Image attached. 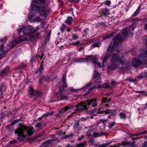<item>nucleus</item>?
Here are the masks:
<instances>
[{"label": "nucleus", "instance_id": "nucleus-53", "mask_svg": "<svg viewBox=\"0 0 147 147\" xmlns=\"http://www.w3.org/2000/svg\"><path fill=\"white\" fill-rule=\"evenodd\" d=\"M144 78H147V73H145V75L144 76L143 75H141L139 76L138 78L139 79H142Z\"/></svg>", "mask_w": 147, "mask_h": 147}, {"label": "nucleus", "instance_id": "nucleus-47", "mask_svg": "<svg viewBox=\"0 0 147 147\" xmlns=\"http://www.w3.org/2000/svg\"><path fill=\"white\" fill-rule=\"evenodd\" d=\"M121 143H122L121 145H123L124 146L129 145L130 144V143L127 142H125L124 141H121Z\"/></svg>", "mask_w": 147, "mask_h": 147}, {"label": "nucleus", "instance_id": "nucleus-34", "mask_svg": "<svg viewBox=\"0 0 147 147\" xmlns=\"http://www.w3.org/2000/svg\"><path fill=\"white\" fill-rule=\"evenodd\" d=\"M82 120H79L78 121L76 122L74 125V127L75 129H77L78 126L79 125V123L81 121H82Z\"/></svg>", "mask_w": 147, "mask_h": 147}, {"label": "nucleus", "instance_id": "nucleus-58", "mask_svg": "<svg viewBox=\"0 0 147 147\" xmlns=\"http://www.w3.org/2000/svg\"><path fill=\"white\" fill-rule=\"evenodd\" d=\"M136 142L135 141H133L132 142L130 143V144L129 145H130L132 146L133 147H134V146H136Z\"/></svg>", "mask_w": 147, "mask_h": 147}, {"label": "nucleus", "instance_id": "nucleus-33", "mask_svg": "<svg viewBox=\"0 0 147 147\" xmlns=\"http://www.w3.org/2000/svg\"><path fill=\"white\" fill-rule=\"evenodd\" d=\"M71 36L73 40H76L79 38L78 35L77 34L73 33L71 34Z\"/></svg>", "mask_w": 147, "mask_h": 147}, {"label": "nucleus", "instance_id": "nucleus-64", "mask_svg": "<svg viewBox=\"0 0 147 147\" xmlns=\"http://www.w3.org/2000/svg\"><path fill=\"white\" fill-rule=\"evenodd\" d=\"M141 147H147V141H145L142 145Z\"/></svg>", "mask_w": 147, "mask_h": 147}, {"label": "nucleus", "instance_id": "nucleus-12", "mask_svg": "<svg viewBox=\"0 0 147 147\" xmlns=\"http://www.w3.org/2000/svg\"><path fill=\"white\" fill-rule=\"evenodd\" d=\"M96 98L95 99H92L89 100H88L86 101L87 105L89 106L92 105L93 107H96L97 105Z\"/></svg>", "mask_w": 147, "mask_h": 147}, {"label": "nucleus", "instance_id": "nucleus-9", "mask_svg": "<svg viewBox=\"0 0 147 147\" xmlns=\"http://www.w3.org/2000/svg\"><path fill=\"white\" fill-rule=\"evenodd\" d=\"M100 15L99 18H102L103 16L106 17L109 14V10L107 8H102L100 9L99 12Z\"/></svg>", "mask_w": 147, "mask_h": 147}, {"label": "nucleus", "instance_id": "nucleus-59", "mask_svg": "<svg viewBox=\"0 0 147 147\" xmlns=\"http://www.w3.org/2000/svg\"><path fill=\"white\" fill-rule=\"evenodd\" d=\"M72 29L71 28H69L68 27H67L66 26V28H65V29L66 31H67V32H70Z\"/></svg>", "mask_w": 147, "mask_h": 147}, {"label": "nucleus", "instance_id": "nucleus-7", "mask_svg": "<svg viewBox=\"0 0 147 147\" xmlns=\"http://www.w3.org/2000/svg\"><path fill=\"white\" fill-rule=\"evenodd\" d=\"M62 81L63 83V85L59 87V90L61 93L65 91V89L67 87L66 76V75L64 74H63V75Z\"/></svg>", "mask_w": 147, "mask_h": 147}, {"label": "nucleus", "instance_id": "nucleus-8", "mask_svg": "<svg viewBox=\"0 0 147 147\" xmlns=\"http://www.w3.org/2000/svg\"><path fill=\"white\" fill-rule=\"evenodd\" d=\"M108 110V109H106L105 110H104L102 109H99L96 112V113H96V111L93 110L91 111V114H92V116H90V117L91 118H93V116H95L96 115V114H103L105 113V114H107L109 113Z\"/></svg>", "mask_w": 147, "mask_h": 147}, {"label": "nucleus", "instance_id": "nucleus-56", "mask_svg": "<svg viewBox=\"0 0 147 147\" xmlns=\"http://www.w3.org/2000/svg\"><path fill=\"white\" fill-rule=\"evenodd\" d=\"M80 41H78L77 42H74V43H72V45L74 46L76 45H78V46H80V45H82L81 44H80Z\"/></svg>", "mask_w": 147, "mask_h": 147}, {"label": "nucleus", "instance_id": "nucleus-29", "mask_svg": "<svg viewBox=\"0 0 147 147\" xmlns=\"http://www.w3.org/2000/svg\"><path fill=\"white\" fill-rule=\"evenodd\" d=\"M108 113L110 116L115 115L116 114V110L109 109Z\"/></svg>", "mask_w": 147, "mask_h": 147}, {"label": "nucleus", "instance_id": "nucleus-52", "mask_svg": "<svg viewBox=\"0 0 147 147\" xmlns=\"http://www.w3.org/2000/svg\"><path fill=\"white\" fill-rule=\"evenodd\" d=\"M4 87V85L2 83H0V92H3V89Z\"/></svg>", "mask_w": 147, "mask_h": 147}, {"label": "nucleus", "instance_id": "nucleus-43", "mask_svg": "<svg viewBox=\"0 0 147 147\" xmlns=\"http://www.w3.org/2000/svg\"><path fill=\"white\" fill-rule=\"evenodd\" d=\"M86 142L82 143L78 145L77 147H86Z\"/></svg>", "mask_w": 147, "mask_h": 147}, {"label": "nucleus", "instance_id": "nucleus-42", "mask_svg": "<svg viewBox=\"0 0 147 147\" xmlns=\"http://www.w3.org/2000/svg\"><path fill=\"white\" fill-rule=\"evenodd\" d=\"M119 115L121 118L124 119L126 117V115L124 113L121 112L120 113Z\"/></svg>", "mask_w": 147, "mask_h": 147}, {"label": "nucleus", "instance_id": "nucleus-55", "mask_svg": "<svg viewBox=\"0 0 147 147\" xmlns=\"http://www.w3.org/2000/svg\"><path fill=\"white\" fill-rule=\"evenodd\" d=\"M91 85V82H90L87 84L86 86L84 87V90L85 89H87L88 87H90Z\"/></svg>", "mask_w": 147, "mask_h": 147}, {"label": "nucleus", "instance_id": "nucleus-54", "mask_svg": "<svg viewBox=\"0 0 147 147\" xmlns=\"http://www.w3.org/2000/svg\"><path fill=\"white\" fill-rule=\"evenodd\" d=\"M73 134H71L69 135H65L64 137V138L66 139L70 138V137H72L73 136Z\"/></svg>", "mask_w": 147, "mask_h": 147}, {"label": "nucleus", "instance_id": "nucleus-6", "mask_svg": "<svg viewBox=\"0 0 147 147\" xmlns=\"http://www.w3.org/2000/svg\"><path fill=\"white\" fill-rule=\"evenodd\" d=\"M86 101L85 102H81L77 106V109L78 111H82L83 110L86 111L89 109V107Z\"/></svg>", "mask_w": 147, "mask_h": 147}, {"label": "nucleus", "instance_id": "nucleus-26", "mask_svg": "<svg viewBox=\"0 0 147 147\" xmlns=\"http://www.w3.org/2000/svg\"><path fill=\"white\" fill-rule=\"evenodd\" d=\"M125 81H129L133 83H135L138 81V79L136 78L132 79L131 77H129L127 78L125 80Z\"/></svg>", "mask_w": 147, "mask_h": 147}, {"label": "nucleus", "instance_id": "nucleus-27", "mask_svg": "<svg viewBox=\"0 0 147 147\" xmlns=\"http://www.w3.org/2000/svg\"><path fill=\"white\" fill-rule=\"evenodd\" d=\"M79 61L81 62H89L88 55L86 56L85 58H82L79 60Z\"/></svg>", "mask_w": 147, "mask_h": 147}, {"label": "nucleus", "instance_id": "nucleus-18", "mask_svg": "<svg viewBox=\"0 0 147 147\" xmlns=\"http://www.w3.org/2000/svg\"><path fill=\"white\" fill-rule=\"evenodd\" d=\"M100 74L96 70H95L94 76V80H96L95 81L96 82H97L98 80L100 79Z\"/></svg>", "mask_w": 147, "mask_h": 147}, {"label": "nucleus", "instance_id": "nucleus-19", "mask_svg": "<svg viewBox=\"0 0 147 147\" xmlns=\"http://www.w3.org/2000/svg\"><path fill=\"white\" fill-rule=\"evenodd\" d=\"M88 59L89 62L90 61H92L94 63H96V61H97L98 60L94 56L91 55H88Z\"/></svg>", "mask_w": 147, "mask_h": 147}, {"label": "nucleus", "instance_id": "nucleus-44", "mask_svg": "<svg viewBox=\"0 0 147 147\" xmlns=\"http://www.w3.org/2000/svg\"><path fill=\"white\" fill-rule=\"evenodd\" d=\"M140 20V18H131L129 19L130 21L132 22L138 21Z\"/></svg>", "mask_w": 147, "mask_h": 147}, {"label": "nucleus", "instance_id": "nucleus-60", "mask_svg": "<svg viewBox=\"0 0 147 147\" xmlns=\"http://www.w3.org/2000/svg\"><path fill=\"white\" fill-rule=\"evenodd\" d=\"M127 67H126L123 66L120 68L119 70L121 71H125Z\"/></svg>", "mask_w": 147, "mask_h": 147}, {"label": "nucleus", "instance_id": "nucleus-23", "mask_svg": "<svg viewBox=\"0 0 147 147\" xmlns=\"http://www.w3.org/2000/svg\"><path fill=\"white\" fill-rule=\"evenodd\" d=\"M141 8V6L139 5L136 11L134 13L133 15L131 16L135 17L140 12V9Z\"/></svg>", "mask_w": 147, "mask_h": 147}, {"label": "nucleus", "instance_id": "nucleus-10", "mask_svg": "<svg viewBox=\"0 0 147 147\" xmlns=\"http://www.w3.org/2000/svg\"><path fill=\"white\" fill-rule=\"evenodd\" d=\"M10 71V67L7 66L5 68L2 69L0 71V76L3 77L7 75Z\"/></svg>", "mask_w": 147, "mask_h": 147}, {"label": "nucleus", "instance_id": "nucleus-3", "mask_svg": "<svg viewBox=\"0 0 147 147\" xmlns=\"http://www.w3.org/2000/svg\"><path fill=\"white\" fill-rule=\"evenodd\" d=\"M134 28L131 27L128 29L127 27L125 28L122 33V35L120 33L117 34L115 36V37L113 38L114 41L113 44V47H117L119 44L122 41L125 40V37L127 36L128 37H132L133 34L132 33V31L134 30Z\"/></svg>", "mask_w": 147, "mask_h": 147}, {"label": "nucleus", "instance_id": "nucleus-36", "mask_svg": "<svg viewBox=\"0 0 147 147\" xmlns=\"http://www.w3.org/2000/svg\"><path fill=\"white\" fill-rule=\"evenodd\" d=\"M115 34L114 32L113 33L111 34L110 35H107L105 36L104 37V40H106L107 39H109L110 38H111Z\"/></svg>", "mask_w": 147, "mask_h": 147}, {"label": "nucleus", "instance_id": "nucleus-22", "mask_svg": "<svg viewBox=\"0 0 147 147\" xmlns=\"http://www.w3.org/2000/svg\"><path fill=\"white\" fill-rule=\"evenodd\" d=\"M100 40L99 39H96L95 40V42L93 44L91 45V47L93 48L94 47H99Z\"/></svg>", "mask_w": 147, "mask_h": 147}, {"label": "nucleus", "instance_id": "nucleus-16", "mask_svg": "<svg viewBox=\"0 0 147 147\" xmlns=\"http://www.w3.org/2000/svg\"><path fill=\"white\" fill-rule=\"evenodd\" d=\"M32 12L35 13H38L41 10V8L37 4H34L32 7Z\"/></svg>", "mask_w": 147, "mask_h": 147}, {"label": "nucleus", "instance_id": "nucleus-21", "mask_svg": "<svg viewBox=\"0 0 147 147\" xmlns=\"http://www.w3.org/2000/svg\"><path fill=\"white\" fill-rule=\"evenodd\" d=\"M73 18L71 17L68 16L66 20L65 21V23L67 24L71 25L73 21Z\"/></svg>", "mask_w": 147, "mask_h": 147}, {"label": "nucleus", "instance_id": "nucleus-38", "mask_svg": "<svg viewBox=\"0 0 147 147\" xmlns=\"http://www.w3.org/2000/svg\"><path fill=\"white\" fill-rule=\"evenodd\" d=\"M42 123L41 122H40L35 125V127L38 129H40L42 127Z\"/></svg>", "mask_w": 147, "mask_h": 147}, {"label": "nucleus", "instance_id": "nucleus-48", "mask_svg": "<svg viewBox=\"0 0 147 147\" xmlns=\"http://www.w3.org/2000/svg\"><path fill=\"white\" fill-rule=\"evenodd\" d=\"M103 88H109L110 86L109 84L108 83H105L104 85H103Z\"/></svg>", "mask_w": 147, "mask_h": 147}, {"label": "nucleus", "instance_id": "nucleus-17", "mask_svg": "<svg viewBox=\"0 0 147 147\" xmlns=\"http://www.w3.org/2000/svg\"><path fill=\"white\" fill-rule=\"evenodd\" d=\"M41 11L40 13V15L41 16H43L46 17L48 14L49 13V11L46 9L41 7Z\"/></svg>", "mask_w": 147, "mask_h": 147}, {"label": "nucleus", "instance_id": "nucleus-40", "mask_svg": "<svg viewBox=\"0 0 147 147\" xmlns=\"http://www.w3.org/2000/svg\"><path fill=\"white\" fill-rule=\"evenodd\" d=\"M110 101V100L108 99L107 97L104 98L102 100V103H106Z\"/></svg>", "mask_w": 147, "mask_h": 147}, {"label": "nucleus", "instance_id": "nucleus-50", "mask_svg": "<svg viewBox=\"0 0 147 147\" xmlns=\"http://www.w3.org/2000/svg\"><path fill=\"white\" fill-rule=\"evenodd\" d=\"M26 66V65L23 63H21L20 65L19 66L18 68L20 69H24Z\"/></svg>", "mask_w": 147, "mask_h": 147}, {"label": "nucleus", "instance_id": "nucleus-45", "mask_svg": "<svg viewBox=\"0 0 147 147\" xmlns=\"http://www.w3.org/2000/svg\"><path fill=\"white\" fill-rule=\"evenodd\" d=\"M7 37H5L3 38H0V42H5L7 40Z\"/></svg>", "mask_w": 147, "mask_h": 147}, {"label": "nucleus", "instance_id": "nucleus-32", "mask_svg": "<svg viewBox=\"0 0 147 147\" xmlns=\"http://www.w3.org/2000/svg\"><path fill=\"white\" fill-rule=\"evenodd\" d=\"M44 62V60H42L41 63L38 69V70H39L40 72L41 73L42 72V71L44 69V66L43 65V63Z\"/></svg>", "mask_w": 147, "mask_h": 147}, {"label": "nucleus", "instance_id": "nucleus-49", "mask_svg": "<svg viewBox=\"0 0 147 147\" xmlns=\"http://www.w3.org/2000/svg\"><path fill=\"white\" fill-rule=\"evenodd\" d=\"M57 135L59 136H62V135H65V132L61 131H57Z\"/></svg>", "mask_w": 147, "mask_h": 147}, {"label": "nucleus", "instance_id": "nucleus-63", "mask_svg": "<svg viewBox=\"0 0 147 147\" xmlns=\"http://www.w3.org/2000/svg\"><path fill=\"white\" fill-rule=\"evenodd\" d=\"M111 3V1H110L107 0L105 2V4L107 5H110Z\"/></svg>", "mask_w": 147, "mask_h": 147}, {"label": "nucleus", "instance_id": "nucleus-35", "mask_svg": "<svg viewBox=\"0 0 147 147\" xmlns=\"http://www.w3.org/2000/svg\"><path fill=\"white\" fill-rule=\"evenodd\" d=\"M51 31L50 30L47 34V35L46 36V41H49L50 39V36L51 35Z\"/></svg>", "mask_w": 147, "mask_h": 147}, {"label": "nucleus", "instance_id": "nucleus-28", "mask_svg": "<svg viewBox=\"0 0 147 147\" xmlns=\"http://www.w3.org/2000/svg\"><path fill=\"white\" fill-rule=\"evenodd\" d=\"M39 56L38 55H36L34 56L31 58L30 62L31 63H33L35 61L36 59H38L39 58Z\"/></svg>", "mask_w": 147, "mask_h": 147}, {"label": "nucleus", "instance_id": "nucleus-15", "mask_svg": "<svg viewBox=\"0 0 147 147\" xmlns=\"http://www.w3.org/2000/svg\"><path fill=\"white\" fill-rule=\"evenodd\" d=\"M29 94L31 96H36L39 93V91H35L34 89L31 87L29 88Z\"/></svg>", "mask_w": 147, "mask_h": 147}, {"label": "nucleus", "instance_id": "nucleus-1", "mask_svg": "<svg viewBox=\"0 0 147 147\" xmlns=\"http://www.w3.org/2000/svg\"><path fill=\"white\" fill-rule=\"evenodd\" d=\"M38 29H36L32 27L31 26H28L26 27L24 25H22L21 26L18 30V31L20 33L22 31H23V33L24 35L22 36H20L18 37V41L19 42H21L25 40H26L28 37L26 36L29 37L28 39L30 38H34L38 36L39 34L35 33L38 30Z\"/></svg>", "mask_w": 147, "mask_h": 147}, {"label": "nucleus", "instance_id": "nucleus-13", "mask_svg": "<svg viewBox=\"0 0 147 147\" xmlns=\"http://www.w3.org/2000/svg\"><path fill=\"white\" fill-rule=\"evenodd\" d=\"M57 76H43V80L46 81L47 82L50 81L51 80H53L54 79H56L57 78Z\"/></svg>", "mask_w": 147, "mask_h": 147}, {"label": "nucleus", "instance_id": "nucleus-57", "mask_svg": "<svg viewBox=\"0 0 147 147\" xmlns=\"http://www.w3.org/2000/svg\"><path fill=\"white\" fill-rule=\"evenodd\" d=\"M110 127L112 128L115 125L116 123L115 122H113L111 124H109Z\"/></svg>", "mask_w": 147, "mask_h": 147}, {"label": "nucleus", "instance_id": "nucleus-61", "mask_svg": "<svg viewBox=\"0 0 147 147\" xmlns=\"http://www.w3.org/2000/svg\"><path fill=\"white\" fill-rule=\"evenodd\" d=\"M88 28H87L85 29L84 31L83 32L85 34V36H86L88 34V30H89Z\"/></svg>", "mask_w": 147, "mask_h": 147}, {"label": "nucleus", "instance_id": "nucleus-51", "mask_svg": "<svg viewBox=\"0 0 147 147\" xmlns=\"http://www.w3.org/2000/svg\"><path fill=\"white\" fill-rule=\"evenodd\" d=\"M19 119H16L15 120H14L11 122V124L12 125H15L19 121Z\"/></svg>", "mask_w": 147, "mask_h": 147}, {"label": "nucleus", "instance_id": "nucleus-31", "mask_svg": "<svg viewBox=\"0 0 147 147\" xmlns=\"http://www.w3.org/2000/svg\"><path fill=\"white\" fill-rule=\"evenodd\" d=\"M66 25L62 24L61 26L60 27L59 29L61 33H63L65 30L66 28Z\"/></svg>", "mask_w": 147, "mask_h": 147}, {"label": "nucleus", "instance_id": "nucleus-5", "mask_svg": "<svg viewBox=\"0 0 147 147\" xmlns=\"http://www.w3.org/2000/svg\"><path fill=\"white\" fill-rule=\"evenodd\" d=\"M138 59L134 58L131 62L132 65L135 67L138 66L142 64L147 63V49L144 53H140L138 55Z\"/></svg>", "mask_w": 147, "mask_h": 147}, {"label": "nucleus", "instance_id": "nucleus-2", "mask_svg": "<svg viewBox=\"0 0 147 147\" xmlns=\"http://www.w3.org/2000/svg\"><path fill=\"white\" fill-rule=\"evenodd\" d=\"M19 127L15 130V133L17 134L18 140L20 142L23 140L24 138L27 136L31 135L34 131L32 127H27L22 123L19 124Z\"/></svg>", "mask_w": 147, "mask_h": 147}, {"label": "nucleus", "instance_id": "nucleus-46", "mask_svg": "<svg viewBox=\"0 0 147 147\" xmlns=\"http://www.w3.org/2000/svg\"><path fill=\"white\" fill-rule=\"evenodd\" d=\"M74 59V57L72 54H69L68 56V58L67 61H69L71 60H73Z\"/></svg>", "mask_w": 147, "mask_h": 147}, {"label": "nucleus", "instance_id": "nucleus-20", "mask_svg": "<svg viewBox=\"0 0 147 147\" xmlns=\"http://www.w3.org/2000/svg\"><path fill=\"white\" fill-rule=\"evenodd\" d=\"M67 96L64 94H60L57 96V100H65L67 99Z\"/></svg>", "mask_w": 147, "mask_h": 147}, {"label": "nucleus", "instance_id": "nucleus-39", "mask_svg": "<svg viewBox=\"0 0 147 147\" xmlns=\"http://www.w3.org/2000/svg\"><path fill=\"white\" fill-rule=\"evenodd\" d=\"M8 52L7 51H6L4 52V53H2L0 55V60L2 59L3 57H4L5 55Z\"/></svg>", "mask_w": 147, "mask_h": 147}, {"label": "nucleus", "instance_id": "nucleus-37", "mask_svg": "<svg viewBox=\"0 0 147 147\" xmlns=\"http://www.w3.org/2000/svg\"><path fill=\"white\" fill-rule=\"evenodd\" d=\"M95 86H93L92 87V88H90L89 89L88 91L87 92H86L85 93V94H84V96L85 97L86 96L88 95V94L90 93V91L92 90L95 88Z\"/></svg>", "mask_w": 147, "mask_h": 147}, {"label": "nucleus", "instance_id": "nucleus-30", "mask_svg": "<svg viewBox=\"0 0 147 147\" xmlns=\"http://www.w3.org/2000/svg\"><path fill=\"white\" fill-rule=\"evenodd\" d=\"M109 57V56L108 53L105 54L104 57L102 59L103 62L104 63L106 62Z\"/></svg>", "mask_w": 147, "mask_h": 147}, {"label": "nucleus", "instance_id": "nucleus-62", "mask_svg": "<svg viewBox=\"0 0 147 147\" xmlns=\"http://www.w3.org/2000/svg\"><path fill=\"white\" fill-rule=\"evenodd\" d=\"M43 77L39 79L38 81L39 84H41L42 83V82H43Z\"/></svg>", "mask_w": 147, "mask_h": 147}, {"label": "nucleus", "instance_id": "nucleus-4", "mask_svg": "<svg viewBox=\"0 0 147 147\" xmlns=\"http://www.w3.org/2000/svg\"><path fill=\"white\" fill-rule=\"evenodd\" d=\"M111 65L108 67L107 69L109 71H113L118 66V63H120L123 65L125 64L126 59L122 56L120 57L119 55L115 53L113 54L111 60Z\"/></svg>", "mask_w": 147, "mask_h": 147}, {"label": "nucleus", "instance_id": "nucleus-25", "mask_svg": "<svg viewBox=\"0 0 147 147\" xmlns=\"http://www.w3.org/2000/svg\"><path fill=\"white\" fill-rule=\"evenodd\" d=\"M40 136H35L33 137L29 138H27V140L30 142H32L33 141H34L35 140H36V139H37V138L38 137H39Z\"/></svg>", "mask_w": 147, "mask_h": 147}, {"label": "nucleus", "instance_id": "nucleus-41", "mask_svg": "<svg viewBox=\"0 0 147 147\" xmlns=\"http://www.w3.org/2000/svg\"><path fill=\"white\" fill-rule=\"evenodd\" d=\"M111 142L107 143H103L99 147H106L109 146Z\"/></svg>", "mask_w": 147, "mask_h": 147}, {"label": "nucleus", "instance_id": "nucleus-24", "mask_svg": "<svg viewBox=\"0 0 147 147\" xmlns=\"http://www.w3.org/2000/svg\"><path fill=\"white\" fill-rule=\"evenodd\" d=\"M57 140V138H54L53 139H50L47 140L46 141L44 142V144L46 145H47V144H50L51 143L56 141Z\"/></svg>", "mask_w": 147, "mask_h": 147}, {"label": "nucleus", "instance_id": "nucleus-11", "mask_svg": "<svg viewBox=\"0 0 147 147\" xmlns=\"http://www.w3.org/2000/svg\"><path fill=\"white\" fill-rule=\"evenodd\" d=\"M46 0H35V3H37L41 5V7L46 9L48 7V5L46 4Z\"/></svg>", "mask_w": 147, "mask_h": 147}, {"label": "nucleus", "instance_id": "nucleus-14", "mask_svg": "<svg viewBox=\"0 0 147 147\" xmlns=\"http://www.w3.org/2000/svg\"><path fill=\"white\" fill-rule=\"evenodd\" d=\"M72 107V106L68 105L67 106L64 107L63 108L61 109L58 111V113L60 114H62L68 110L69 109H71Z\"/></svg>", "mask_w": 147, "mask_h": 147}]
</instances>
